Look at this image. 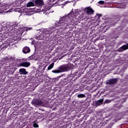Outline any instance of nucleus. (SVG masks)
Here are the masks:
<instances>
[{
    "instance_id": "f257e3e1",
    "label": "nucleus",
    "mask_w": 128,
    "mask_h": 128,
    "mask_svg": "<svg viewBox=\"0 0 128 128\" xmlns=\"http://www.w3.org/2000/svg\"><path fill=\"white\" fill-rule=\"evenodd\" d=\"M80 14L78 9L74 10L70 14L60 18L58 22H56V28H59L60 30H66L68 26H74V24L82 20V18L78 16Z\"/></svg>"
},
{
    "instance_id": "f03ea898",
    "label": "nucleus",
    "mask_w": 128,
    "mask_h": 128,
    "mask_svg": "<svg viewBox=\"0 0 128 128\" xmlns=\"http://www.w3.org/2000/svg\"><path fill=\"white\" fill-rule=\"evenodd\" d=\"M58 28H56L54 26L49 28H42L40 30V34L38 36H36V40H44V36H50L52 34H58V30L60 27H58Z\"/></svg>"
},
{
    "instance_id": "7ed1b4c3",
    "label": "nucleus",
    "mask_w": 128,
    "mask_h": 128,
    "mask_svg": "<svg viewBox=\"0 0 128 128\" xmlns=\"http://www.w3.org/2000/svg\"><path fill=\"white\" fill-rule=\"evenodd\" d=\"M1 4H4L5 5V6H8V10L10 8V6H12L8 10L5 12H22V11L20 10V8L16 9V8L18 6H20V4H22V2L16 0L13 3H4L2 2Z\"/></svg>"
},
{
    "instance_id": "20e7f679",
    "label": "nucleus",
    "mask_w": 128,
    "mask_h": 128,
    "mask_svg": "<svg viewBox=\"0 0 128 128\" xmlns=\"http://www.w3.org/2000/svg\"><path fill=\"white\" fill-rule=\"evenodd\" d=\"M60 2H62V0H57V1L55 2V4H53L52 5L50 4H46V6H44L43 8H40V9H38L37 12H42L43 14L45 16H48V14L50 12H48V10L52 8V6H62V4H60Z\"/></svg>"
},
{
    "instance_id": "39448f33",
    "label": "nucleus",
    "mask_w": 128,
    "mask_h": 128,
    "mask_svg": "<svg viewBox=\"0 0 128 128\" xmlns=\"http://www.w3.org/2000/svg\"><path fill=\"white\" fill-rule=\"evenodd\" d=\"M74 66L72 64H64L62 65L60 67V70L61 71V72H68V70H72Z\"/></svg>"
},
{
    "instance_id": "423d86ee",
    "label": "nucleus",
    "mask_w": 128,
    "mask_h": 128,
    "mask_svg": "<svg viewBox=\"0 0 128 128\" xmlns=\"http://www.w3.org/2000/svg\"><path fill=\"white\" fill-rule=\"evenodd\" d=\"M84 12L86 14H88V16H92V14L94 12V10H92V8L90 6L85 8L84 9Z\"/></svg>"
},
{
    "instance_id": "0eeeda50",
    "label": "nucleus",
    "mask_w": 128,
    "mask_h": 128,
    "mask_svg": "<svg viewBox=\"0 0 128 128\" xmlns=\"http://www.w3.org/2000/svg\"><path fill=\"white\" fill-rule=\"evenodd\" d=\"M46 66L44 65V63H40L38 68V72H44V70H46Z\"/></svg>"
},
{
    "instance_id": "6e6552de",
    "label": "nucleus",
    "mask_w": 128,
    "mask_h": 128,
    "mask_svg": "<svg viewBox=\"0 0 128 128\" xmlns=\"http://www.w3.org/2000/svg\"><path fill=\"white\" fill-rule=\"evenodd\" d=\"M6 4L4 3H0V14L2 12H4V10H6L8 8V6H5Z\"/></svg>"
},
{
    "instance_id": "1a4fd4ad",
    "label": "nucleus",
    "mask_w": 128,
    "mask_h": 128,
    "mask_svg": "<svg viewBox=\"0 0 128 128\" xmlns=\"http://www.w3.org/2000/svg\"><path fill=\"white\" fill-rule=\"evenodd\" d=\"M128 50V43L126 44H124L118 50V52H122L124 50Z\"/></svg>"
},
{
    "instance_id": "9d476101",
    "label": "nucleus",
    "mask_w": 128,
    "mask_h": 128,
    "mask_svg": "<svg viewBox=\"0 0 128 128\" xmlns=\"http://www.w3.org/2000/svg\"><path fill=\"white\" fill-rule=\"evenodd\" d=\"M32 104L34 106H42V102L38 100H34L32 102Z\"/></svg>"
},
{
    "instance_id": "9b49d317",
    "label": "nucleus",
    "mask_w": 128,
    "mask_h": 128,
    "mask_svg": "<svg viewBox=\"0 0 128 128\" xmlns=\"http://www.w3.org/2000/svg\"><path fill=\"white\" fill-rule=\"evenodd\" d=\"M35 4L37 6H40L42 8L44 6V1L42 0H36L35 1Z\"/></svg>"
},
{
    "instance_id": "f8f14e48",
    "label": "nucleus",
    "mask_w": 128,
    "mask_h": 128,
    "mask_svg": "<svg viewBox=\"0 0 128 128\" xmlns=\"http://www.w3.org/2000/svg\"><path fill=\"white\" fill-rule=\"evenodd\" d=\"M20 66H24V68H28L30 66V62H24L20 63Z\"/></svg>"
},
{
    "instance_id": "ddd939ff",
    "label": "nucleus",
    "mask_w": 128,
    "mask_h": 128,
    "mask_svg": "<svg viewBox=\"0 0 128 128\" xmlns=\"http://www.w3.org/2000/svg\"><path fill=\"white\" fill-rule=\"evenodd\" d=\"M30 52V49L28 46H25L22 48L24 54H28Z\"/></svg>"
},
{
    "instance_id": "4468645a",
    "label": "nucleus",
    "mask_w": 128,
    "mask_h": 128,
    "mask_svg": "<svg viewBox=\"0 0 128 128\" xmlns=\"http://www.w3.org/2000/svg\"><path fill=\"white\" fill-rule=\"evenodd\" d=\"M102 102H104V98L100 99L97 101H96V106H100V104H102Z\"/></svg>"
},
{
    "instance_id": "2eb2a0df",
    "label": "nucleus",
    "mask_w": 128,
    "mask_h": 128,
    "mask_svg": "<svg viewBox=\"0 0 128 128\" xmlns=\"http://www.w3.org/2000/svg\"><path fill=\"white\" fill-rule=\"evenodd\" d=\"M20 74H28V72L26 70V69L22 68L19 70Z\"/></svg>"
},
{
    "instance_id": "dca6fc26",
    "label": "nucleus",
    "mask_w": 128,
    "mask_h": 128,
    "mask_svg": "<svg viewBox=\"0 0 128 128\" xmlns=\"http://www.w3.org/2000/svg\"><path fill=\"white\" fill-rule=\"evenodd\" d=\"M114 110H118L120 108V104H115L113 107Z\"/></svg>"
},
{
    "instance_id": "f3484780",
    "label": "nucleus",
    "mask_w": 128,
    "mask_h": 128,
    "mask_svg": "<svg viewBox=\"0 0 128 128\" xmlns=\"http://www.w3.org/2000/svg\"><path fill=\"white\" fill-rule=\"evenodd\" d=\"M26 6L28 8H30V6H34V3L32 2H29L27 4Z\"/></svg>"
},
{
    "instance_id": "a211bd4d",
    "label": "nucleus",
    "mask_w": 128,
    "mask_h": 128,
    "mask_svg": "<svg viewBox=\"0 0 128 128\" xmlns=\"http://www.w3.org/2000/svg\"><path fill=\"white\" fill-rule=\"evenodd\" d=\"M54 63L52 62V63L48 67V70H52L54 68Z\"/></svg>"
},
{
    "instance_id": "6ab92c4d",
    "label": "nucleus",
    "mask_w": 128,
    "mask_h": 128,
    "mask_svg": "<svg viewBox=\"0 0 128 128\" xmlns=\"http://www.w3.org/2000/svg\"><path fill=\"white\" fill-rule=\"evenodd\" d=\"M52 72H53L54 74H60V72H62V71H60V69L56 70H53L52 71Z\"/></svg>"
},
{
    "instance_id": "aec40b11",
    "label": "nucleus",
    "mask_w": 128,
    "mask_h": 128,
    "mask_svg": "<svg viewBox=\"0 0 128 128\" xmlns=\"http://www.w3.org/2000/svg\"><path fill=\"white\" fill-rule=\"evenodd\" d=\"M34 128H38V122L36 121H34L33 122Z\"/></svg>"
},
{
    "instance_id": "412c9836",
    "label": "nucleus",
    "mask_w": 128,
    "mask_h": 128,
    "mask_svg": "<svg viewBox=\"0 0 128 128\" xmlns=\"http://www.w3.org/2000/svg\"><path fill=\"white\" fill-rule=\"evenodd\" d=\"M77 96L79 98H86V95H84V94H79Z\"/></svg>"
},
{
    "instance_id": "4be33fe9",
    "label": "nucleus",
    "mask_w": 128,
    "mask_h": 128,
    "mask_svg": "<svg viewBox=\"0 0 128 128\" xmlns=\"http://www.w3.org/2000/svg\"><path fill=\"white\" fill-rule=\"evenodd\" d=\"M106 84H112V79L106 81Z\"/></svg>"
},
{
    "instance_id": "5701e85b",
    "label": "nucleus",
    "mask_w": 128,
    "mask_h": 128,
    "mask_svg": "<svg viewBox=\"0 0 128 128\" xmlns=\"http://www.w3.org/2000/svg\"><path fill=\"white\" fill-rule=\"evenodd\" d=\"M112 102V100H106L104 102V104H110V102Z\"/></svg>"
},
{
    "instance_id": "b1692460",
    "label": "nucleus",
    "mask_w": 128,
    "mask_h": 128,
    "mask_svg": "<svg viewBox=\"0 0 128 128\" xmlns=\"http://www.w3.org/2000/svg\"><path fill=\"white\" fill-rule=\"evenodd\" d=\"M32 30V28H26V27L24 28V30L28 31V30Z\"/></svg>"
},
{
    "instance_id": "393cba45",
    "label": "nucleus",
    "mask_w": 128,
    "mask_h": 128,
    "mask_svg": "<svg viewBox=\"0 0 128 128\" xmlns=\"http://www.w3.org/2000/svg\"><path fill=\"white\" fill-rule=\"evenodd\" d=\"M118 82V79L117 78H113L112 79V84H114L116 82Z\"/></svg>"
},
{
    "instance_id": "a878e982",
    "label": "nucleus",
    "mask_w": 128,
    "mask_h": 128,
    "mask_svg": "<svg viewBox=\"0 0 128 128\" xmlns=\"http://www.w3.org/2000/svg\"><path fill=\"white\" fill-rule=\"evenodd\" d=\"M8 60H8V62H12L13 60H14V59L10 57V58H8Z\"/></svg>"
},
{
    "instance_id": "bb28decb",
    "label": "nucleus",
    "mask_w": 128,
    "mask_h": 128,
    "mask_svg": "<svg viewBox=\"0 0 128 128\" xmlns=\"http://www.w3.org/2000/svg\"><path fill=\"white\" fill-rule=\"evenodd\" d=\"M98 4H104V2L102 0L99 1L98 2Z\"/></svg>"
},
{
    "instance_id": "cd10ccee",
    "label": "nucleus",
    "mask_w": 128,
    "mask_h": 128,
    "mask_svg": "<svg viewBox=\"0 0 128 128\" xmlns=\"http://www.w3.org/2000/svg\"><path fill=\"white\" fill-rule=\"evenodd\" d=\"M4 28H6V30H8V32H10V28H10V25H8V26H6V27L5 26Z\"/></svg>"
},
{
    "instance_id": "c85d7f7f",
    "label": "nucleus",
    "mask_w": 128,
    "mask_h": 128,
    "mask_svg": "<svg viewBox=\"0 0 128 128\" xmlns=\"http://www.w3.org/2000/svg\"><path fill=\"white\" fill-rule=\"evenodd\" d=\"M106 2H108V4H112V0H106Z\"/></svg>"
},
{
    "instance_id": "c756f323",
    "label": "nucleus",
    "mask_w": 128,
    "mask_h": 128,
    "mask_svg": "<svg viewBox=\"0 0 128 128\" xmlns=\"http://www.w3.org/2000/svg\"><path fill=\"white\" fill-rule=\"evenodd\" d=\"M100 16H102V15H100V14H98L96 15V17L98 18H100Z\"/></svg>"
},
{
    "instance_id": "7c9ffc66",
    "label": "nucleus",
    "mask_w": 128,
    "mask_h": 128,
    "mask_svg": "<svg viewBox=\"0 0 128 128\" xmlns=\"http://www.w3.org/2000/svg\"><path fill=\"white\" fill-rule=\"evenodd\" d=\"M114 19L116 20V16H113V22L114 20Z\"/></svg>"
},
{
    "instance_id": "2f4dec72",
    "label": "nucleus",
    "mask_w": 128,
    "mask_h": 128,
    "mask_svg": "<svg viewBox=\"0 0 128 128\" xmlns=\"http://www.w3.org/2000/svg\"><path fill=\"white\" fill-rule=\"evenodd\" d=\"M6 60H8V58H6Z\"/></svg>"
}]
</instances>
